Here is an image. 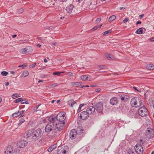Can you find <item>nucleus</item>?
<instances>
[{"label":"nucleus","mask_w":154,"mask_h":154,"mask_svg":"<svg viewBox=\"0 0 154 154\" xmlns=\"http://www.w3.org/2000/svg\"><path fill=\"white\" fill-rule=\"evenodd\" d=\"M142 103L141 99L138 97H133L130 101V104L132 107H137L140 106Z\"/></svg>","instance_id":"obj_1"},{"label":"nucleus","mask_w":154,"mask_h":154,"mask_svg":"<svg viewBox=\"0 0 154 154\" xmlns=\"http://www.w3.org/2000/svg\"><path fill=\"white\" fill-rule=\"evenodd\" d=\"M139 115L144 117L146 116L149 114V112L147 109L144 106L140 107L138 110Z\"/></svg>","instance_id":"obj_2"},{"label":"nucleus","mask_w":154,"mask_h":154,"mask_svg":"<svg viewBox=\"0 0 154 154\" xmlns=\"http://www.w3.org/2000/svg\"><path fill=\"white\" fill-rule=\"evenodd\" d=\"M42 132L41 129L39 128L34 131L32 137V140H36L40 139L41 137Z\"/></svg>","instance_id":"obj_3"},{"label":"nucleus","mask_w":154,"mask_h":154,"mask_svg":"<svg viewBox=\"0 0 154 154\" xmlns=\"http://www.w3.org/2000/svg\"><path fill=\"white\" fill-rule=\"evenodd\" d=\"M69 150L67 146H62L58 147L57 150L58 154H65Z\"/></svg>","instance_id":"obj_4"},{"label":"nucleus","mask_w":154,"mask_h":154,"mask_svg":"<svg viewBox=\"0 0 154 154\" xmlns=\"http://www.w3.org/2000/svg\"><path fill=\"white\" fill-rule=\"evenodd\" d=\"M57 120L60 123L65 122L66 116V113L63 112H60L56 116Z\"/></svg>","instance_id":"obj_5"},{"label":"nucleus","mask_w":154,"mask_h":154,"mask_svg":"<svg viewBox=\"0 0 154 154\" xmlns=\"http://www.w3.org/2000/svg\"><path fill=\"white\" fill-rule=\"evenodd\" d=\"M95 109L99 113L103 112V103L102 102H99L96 103L94 105Z\"/></svg>","instance_id":"obj_6"},{"label":"nucleus","mask_w":154,"mask_h":154,"mask_svg":"<svg viewBox=\"0 0 154 154\" xmlns=\"http://www.w3.org/2000/svg\"><path fill=\"white\" fill-rule=\"evenodd\" d=\"M56 129L55 125L52 124V123L49 122L46 126L45 128V131L47 132H50L52 130H54Z\"/></svg>","instance_id":"obj_7"},{"label":"nucleus","mask_w":154,"mask_h":154,"mask_svg":"<svg viewBox=\"0 0 154 154\" xmlns=\"http://www.w3.org/2000/svg\"><path fill=\"white\" fill-rule=\"evenodd\" d=\"M134 149L136 153L137 154H142L143 149L142 146L139 144H137L134 146Z\"/></svg>","instance_id":"obj_8"},{"label":"nucleus","mask_w":154,"mask_h":154,"mask_svg":"<svg viewBox=\"0 0 154 154\" xmlns=\"http://www.w3.org/2000/svg\"><path fill=\"white\" fill-rule=\"evenodd\" d=\"M65 122H63V123H58L56 124L55 125L56 129L55 130V131H60L62 130L64 126Z\"/></svg>","instance_id":"obj_9"},{"label":"nucleus","mask_w":154,"mask_h":154,"mask_svg":"<svg viewBox=\"0 0 154 154\" xmlns=\"http://www.w3.org/2000/svg\"><path fill=\"white\" fill-rule=\"evenodd\" d=\"M154 131L153 129L151 128H147L146 132V135L149 138H152L154 135Z\"/></svg>","instance_id":"obj_10"},{"label":"nucleus","mask_w":154,"mask_h":154,"mask_svg":"<svg viewBox=\"0 0 154 154\" xmlns=\"http://www.w3.org/2000/svg\"><path fill=\"white\" fill-rule=\"evenodd\" d=\"M89 115L87 111H84L80 113L79 117L82 119H86L89 117Z\"/></svg>","instance_id":"obj_11"},{"label":"nucleus","mask_w":154,"mask_h":154,"mask_svg":"<svg viewBox=\"0 0 154 154\" xmlns=\"http://www.w3.org/2000/svg\"><path fill=\"white\" fill-rule=\"evenodd\" d=\"M27 144V141L26 140H22L19 141L17 143V145L20 148L24 147Z\"/></svg>","instance_id":"obj_12"},{"label":"nucleus","mask_w":154,"mask_h":154,"mask_svg":"<svg viewBox=\"0 0 154 154\" xmlns=\"http://www.w3.org/2000/svg\"><path fill=\"white\" fill-rule=\"evenodd\" d=\"M49 122H51L54 125H55L57 123L56 122L57 117L55 115H52L50 116L49 118Z\"/></svg>","instance_id":"obj_13"},{"label":"nucleus","mask_w":154,"mask_h":154,"mask_svg":"<svg viewBox=\"0 0 154 154\" xmlns=\"http://www.w3.org/2000/svg\"><path fill=\"white\" fill-rule=\"evenodd\" d=\"M95 109L94 106H88L86 109V111L89 115L93 114L95 112Z\"/></svg>","instance_id":"obj_14"},{"label":"nucleus","mask_w":154,"mask_h":154,"mask_svg":"<svg viewBox=\"0 0 154 154\" xmlns=\"http://www.w3.org/2000/svg\"><path fill=\"white\" fill-rule=\"evenodd\" d=\"M77 134L76 130L75 129H72L69 133L70 138L72 139H74L76 137Z\"/></svg>","instance_id":"obj_15"},{"label":"nucleus","mask_w":154,"mask_h":154,"mask_svg":"<svg viewBox=\"0 0 154 154\" xmlns=\"http://www.w3.org/2000/svg\"><path fill=\"white\" fill-rule=\"evenodd\" d=\"M34 130L33 129H31L27 131L25 135V137L27 138L32 136Z\"/></svg>","instance_id":"obj_16"},{"label":"nucleus","mask_w":154,"mask_h":154,"mask_svg":"<svg viewBox=\"0 0 154 154\" xmlns=\"http://www.w3.org/2000/svg\"><path fill=\"white\" fill-rule=\"evenodd\" d=\"M118 102V99L116 97H112L110 100V103L112 105L116 104Z\"/></svg>","instance_id":"obj_17"},{"label":"nucleus","mask_w":154,"mask_h":154,"mask_svg":"<svg viewBox=\"0 0 154 154\" xmlns=\"http://www.w3.org/2000/svg\"><path fill=\"white\" fill-rule=\"evenodd\" d=\"M74 7V5H70L66 7V10L68 13H71L72 12Z\"/></svg>","instance_id":"obj_18"},{"label":"nucleus","mask_w":154,"mask_h":154,"mask_svg":"<svg viewBox=\"0 0 154 154\" xmlns=\"http://www.w3.org/2000/svg\"><path fill=\"white\" fill-rule=\"evenodd\" d=\"M83 129L81 126H79L78 127L77 130H76L77 134H80L83 132Z\"/></svg>","instance_id":"obj_19"},{"label":"nucleus","mask_w":154,"mask_h":154,"mask_svg":"<svg viewBox=\"0 0 154 154\" xmlns=\"http://www.w3.org/2000/svg\"><path fill=\"white\" fill-rule=\"evenodd\" d=\"M146 67L147 69H149L152 70L154 69V65L151 63L147 64Z\"/></svg>","instance_id":"obj_20"},{"label":"nucleus","mask_w":154,"mask_h":154,"mask_svg":"<svg viewBox=\"0 0 154 154\" xmlns=\"http://www.w3.org/2000/svg\"><path fill=\"white\" fill-rule=\"evenodd\" d=\"M57 146V144H54L50 146L48 149V152L52 151Z\"/></svg>","instance_id":"obj_21"},{"label":"nucleus","mask_w":154,"mask_h":154,"mask_svg":"<svg viewBox=\"0 0 154 154\" xmlns=\"http://www.w3.org/2000/svg\"><path fill=\"white\" fill-rule=\"evenodd\" d=\"M76 103L75 102L74 100L72 99L69 100L68 102V104L69 105L72 107Z\"/></svg>","instance_id":"obj_22"},{"label":"nucleus","mask_w":154,"mask_h":154,"mask_svg":"<svg viewBox=\"0 0 154 154\" xmlns=\"http://www.w3.org/2000/svg\"><path fill=\"white\" fill-rule=\"evenodd\" d=\"M29 75V72L26 71H24L21 75V76L23 77H25Z\"/></svg>","instance_id":"obj_23"},{"label":"nucleus","mask_w":154,"mask_h":154,"mask_svg":"<svg viewBox=\"0 0 154 154\" xmlns=\"http://www.w3.org/2000/svg\"><path fill=\"white\" fill-rule=\"evenodd\" d=\"M143 32V29L142 28H140L138 29L137 30V31L136 32V33H137V34H142Z\"/></svg>","instance_id":"obj_24"},{"label":"nucleus","mask_w":154,"mask_h":154,"mask_svg":"<svg viewBox=\"0 0 154 154\" xmlns=\"http://www.w3.org/2000/svg\"><path fill=\"white\" fill-rule=\"evenodd\" d=\"M80 78L82 80L85 81L88 79V77L87 75H83L81 76Z\"/></svg>","instance_id":"obj_25"},{"label":"nucleus","mask_w":154,"mask_h":154,"mask_svg":"<svg viewBox=\"0 0 154 154\" xmlns=\"http://www.w3.org/2000/svg\"><path fill=\"white\" fill-rule=\"evenodd\" d=\"M20 115V114L19 113V111H18L17 112H15L12 115V116L13 117L15 118L17 116H19Z\"/></svg>","instance_id":"obj_26"},{"label":"nucleus","mask_w":154,"mask_h":154,"mask_svg":"<svg viewBox=\"0 0 154 154\" xmlns=\"http://www.w3.org/2000/svg\"><path fill=\"white\" fill-rule=\"evenodd\" d=\"M72 85L74 86H79L81 85V83L79 82H74L72 83Z\"/></svg>","instance_id":"obj_27"},{"label":"nucleus","mask_w":154,"mask_h":154,"mask_svg":"<svg viewBox=\"0 0 154 154\" xmlns=\"http://www.w3.org/2000/svg\"><path fill=\"white\" fill-rule=\"evenodd\" d=\"M116 18V16L115 15H112L108 19L109 21H112L114 20Z\"/></svg>","instance_id":"obj_28"},{"label":"nucleus","mask_w":154,"mask_h":154,"mask_svg":"<svg viewBox=\"0 0 154 154\" xmlns=\"http://www.w3.org/2000/svg\"><path fill=\"white\" fill-rule=\"evenodd\" d=\"M20 96H18V95L17 94L15 93L12 96V97L13 99H16L17 98L19 97Z\"/></svg>","instance_id":"obj_29"},{"label":"nucleus","mask_w":154,"mask_h":154,"mask_svg":"<svg viewBox=\"0 0 154 154\" xmlns=\"http://www.w3.org/2000/svg\"><path fill=\"white\" fill-rule=\"evenodd\" d=\"M8 73L5 71H3L1 72V74L3 76H6L8 75Z\"/></svg>","instance_id":"obj_30"},{"label":"nucleus","mask_w":154,"mask_h":154,"mask_svg":"<svg viewBox=\"0 0 154 154\" xmlns=\"http://www.w3.org/2000/svg\"><path fill=\"white\" fill-rule=\"evenodd\" d=\"M22 99V98H18L15 100L14 101V102L15 103H17L20 102H21V101Z\"/></svg>","instance_id":"obj_31"},{"label":"nucleus","mask_w":154,"mask_h":154,"mask_svg":"<svg viewBox=\"0 0 154 154\" xmlns=\"http://www.w3.org/2000/svg\"><path fill=\"white\" fill-rule=\"evenodd\" d=\"M112 32V30H108V31H106L105 32H104L103 33V35H106V34H107L109 33H111Z\"/></svg>","instance_id":"obj_32"},{"label":"nucleus","mask_w":154,"mask_h":154,"mask_svg":"<svg viewBox=\"0 0 154 154\" xmlns=\"http://www.w3.org/2000/svg\"><path fill=\"white\" fill-rule=\"evenodd\" d=\"M106 57L109 60H111L112 59V55H111L109 54H106Z\"/></svg>","instance_id":"obj_33"},{"label":"nucleus","mask_w":154,"mask_h":154,"mask_svg":"<svg viewBox=\"0 0 154 154\" xmlns=\"http://www.w3.org/2000/svg\"><path fill=\"white\" fill-rule=\"evenodd\" d=\"M128 153L129 154H133L134 152L132 149H129L128 151Z\"/></svg>","instance_id":"obj_34"},{"label":"nucleus","mask_w":154,"mask_h":154,"mask_svg":"<svg viewBox=\"0 0 154 154\" xmlns=\"http://www.w3.org/2000/svg\"><path fill=\"white\" fill-rule=\"evenodd\" d=\"M25 121V120L24 119H22L19 120V125H20Z\"/></svg>","instance_id":"obj_35"},{"label":"nucleus","mask_w":154,"mask_h":154,"mask_svg":"<svg viewBox=\"0 0 154 154\" xmlns=\"http://www.w3.org/2000/svg\"><path fill=\"white\" fill-rule=\"evenodd\" d=\"M99 28V26H94L93 28L91 29V30L92 31H94L95 30L97 29L98 28Z\"/></svg>","instance_id":"obj_36"},{"label":"nucleus","mask_w":154,"mask_h":154,"mask_svg":"<svg viewBox=\"0 0 154 154\" xmlns=\"http://www.w3.org/2000/svg\"><path fill=\"white\" fill-rule=\"evenodd\" d=\"M61 72H55L53 73V75H60V73H61Z\"/></svg>","instance_id":"obj_37"},{"label":"nucleus","mask_w":154,"mask_h":154,"mask_svg":"<svg viewBox=\"0 0 154 154\" xmlns=\"http://www.w3.org/2000/svg\"><path fill=\"white\" fill-rule=\"evenodd\" d=\"M23 11L24 10L23 9L21 8L18 10L17 12L19 13H22L23 12Z\"/></svg>","instance_id":"obj_38"},{"label":"nucleus","mask_w":154,"mask_h":154,"mask_svg":"<svg viewBox=\"0 0 154 154\" xmlns=\"http://www.w3.org/2000/svg\"><path fill=\"white\" fill-rule=\"evenodd\" d=\"M26 40H20L19 41L18 43L20 44H23L26 42Z\"/></svg>","instance_id":"obj_39"},{"label":"nucleus","mask_w":154,"mask_h":154,"mask_svg":"<svg viewBox=\"0 0 154 154\" xmlns=\"http://www.w3.org/2000/svg\"><path fill=\"white\" fill-rule=\"evenodd\" d=\"M101 21V18H98L96 19V23H98Z\"/></svg>","instance_id":"obj_40"},{"label":"nucleus","mask_w":154,"mask_h":154,"mask_svg":"<svg viewBox=\"0 0 154 154\" xmlns=\"http://www.w3.org/2000/svg\"><path fill=\"white\" fill-rule=\"evenodd\" d=\"M23 51L22 52L23 53L26 54L27 53V49L26 48H23Z\"/></svg>","instance_id":"obj_41"},{"label":"nucleus","mask_w":154,"mask_h":154,"mask_svg":"<svg viewBox=\"0 0 154 154\" xmlns=\"http://www.w3.org/2000/svg\"><path fill=\"white\" fill-rule=\"evenodd\" d=\"M82 107L81 106V105H80L79 106V108L78 109V112H80Z\"/></svg>","instance_id":"obj_42"},{"label":"nucleus","mask_w":154,"mask_h":154,"mask_svg":"<svg viewBox=\"0 0 154 154\" xmlns=\"http://www.w3.org/2000/svg\"><path fill=\"white\" fill-rule=\"evenodd\" d=\"M128 20V18H126L123 20V22L124 23H126Z\"/></svg>","instance_id":"obj_43"},{"label":"nucleus","mask_w":154,"mask_h":154,"mask_svg":"<svg viewBox=\"0 0 154 154\" xmlns=\"http://www.w3.org/2000/svg\"><path fill=\"white\" fill-rule=\"evenodd\" d=\"M125 96H121V97H120V99L122 101H123L125 100Z\"/></svg>","instance_id":"obj_44"},{"label":"nucleus","mask_w":154,"mask_h":154,"mask_svg":"<svg viewBox=\"0 0 154 154\" xmlns=\"http://www.w3.org/2000/svg\"><path fill=\"white\" fill-rule=\"evenodd\" d=\"M36 64V63H34L32 64V65L31 66V67L32 68H33L34 67H35V65Z\"/></svg>","instance_id":"obj_45"},{"label":"nucleus","mask_w":154,"mask_h":154,"mask_svg":"<svg viewBox=\"0 0 154 154\" xmlns=\"http://www.w3.org/2000/svg\"><path fill=\"white\" fill-rule=\"evenodd\" d=\"M41 105V104H39L37 106H36L35 108V110H36V111H37V109H38V107H39V106Z\"/></svg>","instance_id":"obj_46"},{"label":"nucleus","mask_w":154,"mask_h":154,"mask_svg":"<svg viewBox=\"0 0 154 154\" xmlns=\"http://www.w3.org/2000/svg\"><path fill=\"white\" fill-rule=\"evenodd\" d=\"M57 85H57V83L54 84L52 85V86L53 87H55L57 86Z\"/></svg>","instance_id":"obj_47"},{"label":"nucleus","mask_w":154,"mask_h":154,"mask_svg":"<svg viewBox=\"0 0 154 154\" xmlns=\"http://www.w3.org/2000/svg\"><path fill=\"white\" fill-rule=\"evenodd\" d=\"M25 99H23V98H22V100L21 101V104H24L25 103H23V102H25Z\"/></svg>","instance_id":"obj_48"},{"label":"nucleus","mask_w":154,"mask_h":154,"mask_svg":"<svg viewBox=\"0 0 154 154\" xmlns=\"http://www.w3.org/2000/svg\"><path fill=\"white\" fill-rule=\"evenodd\" d=\"M99 66L101 69H103L104 68V66L103 65H100Z\"/></svg>","instance_id":"obj_49"},{"label":"nucleus","mask_w":154,"mask_h":154,"mask_svg":"<svg viewBox=\"0 0 154 154\" xmlns=\"http://www.w3.org/2000/svg\"><path fill=\"white\" fill-rule=\"evenodd\" d=\"M5 86H7L9 85V83L8 82H5Z\"/></svg>","instance_id":"obj_50"},{"label":"nucleus","mask_w":154,"mask_h":154,"mask_svg":"<svg viewBox=\"0 0 154 154\" xmlns=\"http://www.w3.org/2000/svg\"><path fill=\"white\" fill-rule=\"evenodd\" d=\"M141 22L140 21H138L136 23V25H138V24H141Z\"/></svg>","instance_id":"obj_51"},{"label":"nucleus","mask_w":154,"mask_h":154,"mask_svg":"<svg viewBox=\"0 0 154 154\" xmlns=\"http://www.w3.org/2000/svg\"><path fill=\"white\" fill-rule=\"evenodd\" d=\"M23 103H26V104H28L29 103V102L28 101L26 100H25V102H23Z\"/></svg>","instance_id":"obj_52"},{"label":"nucleus","mask_w":154,"mask_h":154,"mask_svg":"<svg viewBox=\"0 0 154 154\" xmlns=\"http://www.w3.org/2000/svg\"><path fill=\"white\" fill-rule=\"evenodd\" d=\"M150 41L151 42H153L154 41V37H152L150 39Z\"/></svg>","instance_id":"obj_53"},{"label":"nucleus","mask_w":154,"mask_h":154,"mask_svg":"<svg viewBox=\"0 0 154 154\" xmlns=\"http://www.w3.org/2000/svg\"><path fill=\"white\" fill-rule=\"evenodd\" d=\"M24 112V110H22L20 112L19 111V113H20V115H21Z\"/></svg>","instance_id":"obj_54"},{"label":"nucleus","mask_w":154,"mask_h":154,"mask_svg":"<svg viewBox=\"0 0 154 154\" xmlns=\"http://www.w3.org/2000/svg\"><path fill=\"white\" fill-rule=\"evenodd\" d=\"M36 38L41 40H43V38L42 37H37Z\"/></svg>","instance_id":"obj_55"},{"label":"nucleus","mask_w":154,"mask_h":154,"mask_svg":"<svg viewBox=\"0 0 154 154\" xmlns=\"http://www.w3.org/2000/svg\"><path fill=\"white\" fill-rule=\"evenodd\" d=\"M45 28L46 29L49 30L51 29V28L49 26H46L45 27Z\"/></svg>","instance_id":"obj_56"},{"label":"nucleus","mask_w":154,"mask_h":154,"mask_svg":"<svg viewBox=\"0 0 154 154\" xmlns=\"http://www.w3.org/2000/svg\"><path fill=\"white\" fill-rule=\"evenodd\" d=\"M144 15L143 14L140 15L139 16V17L140 18H141L144 16Z\"/></svg>","instance_id":"obj_57"},{"label":"nucleus","mask_w":154,"mask_h":154,"mask_svg":"<svg viewBox=\"0 0 154 154\" xmlns=\"http://www.w3.org/2000/svg\"><path fill=\"white\" fill-rule=\"evenodd\" d=\"M143 140H142V139H140V140H139V142H140V143H142V144H143V143H143Z\"/></svg>","instance_id":"obj_58"},{"label":"nucleus","mask_w":154,"mask_h":154,"mask_svg":"<svg viewBox=\"0 0 154 154\" xmlns=\"http://www.w3.org/2000/svg\"><path fill=\"white\" fill-rule=\"evenodd\" d=\"M45 77V75H42L41 76V77L42 78H44Z\"/></svg>","instance_id":"obj_59"},{"label":"nucleus","mask_w":154,"mask_h":154,"mask_svg":"<svg viewBox=\"0 0 154 154\" xmlns=\"http://www.w3.org/2000/svg\"><path fill=\"white\" fill-rule=\"evenodd\" d=\"M95 91L96 92H99L100 91V89L98 88L96 89Z\"/></svg>","instance_id":"obj_60"},{"label":"nucleus","mask_w":154,"mask_h":154,"mask_svg":"<svg viewBox=\"0 0 154 154\" xmlns=\"http://www.w3.org/2000/svg\"><path fill=\"white\" fill-rule=\"evenodd\" d=\"M91 87H95L96 86V85H91Z\"/></svg>","instance_id":"obj_61"},{"label":"nucleus","mask_w":154,"mask_h":154,"mask_svg":"<svg viewBox=\"0 0 154 154\" xmlns=\"http://www.w3.org/2000/svg\"><path fill=\"white\" fill-rule=\"evenodd\" d=\"M56 44H57L56 42H54L52 43V45H56Z\"/></svg>","instance_id":"obj_62"},{"label":"nucleus","mask_w":154,"mask_h":154,"mask_svg":"<svg viewBox=\"0 0 154 154\" xmlns=\"http://www.w3.org/2000/svg\"><path fill=\"white\" fill-rule=\"evenodd\" d=\"M133 88H134V90H136L137 91H138L137 89V88H136V87H133Z\"/></svg>","instance_id":"obj_63"},{"label":"nucleus","mask_w":154,"mask_h":154,"mask_svg":"<svg viewBox=\"0 0 154 154\" xmlns=\"http://www.w3.org/2000/svg\"><path fill=\"white\" fill-rule=\"evenodd\" d=\"M125 8L124 7H122L120 8V9L122 10L123 9H125Z\"/></svg>","instance_id":"obj_64"}]
</instances>
